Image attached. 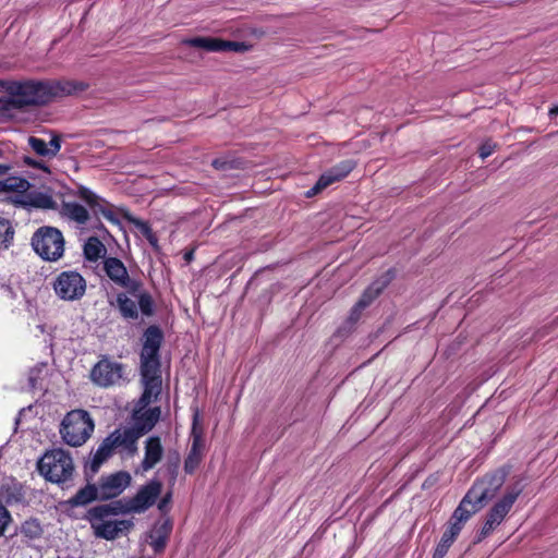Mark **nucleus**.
Here are the masks:
<instances>
[{
	"mask_svg": "<svg viewBox=\"0 0 558 558\" xmlns=\"http://www.w3.org/2000/svg\"><path fill=\"white\" fill-rule=\"evenodd\" d=\"M162 341V332L156 326L148 327L143 335V348L141 351V381L143 393L134 405L132 413L133 426L140 435L150 432L160 418L159 407L148 408L158 399L161 392V371L159 349Z\"/></svg>",
	"mask_w": 558,
	"mask_h": 558,
	"instance_id": "obj_1",
	"label": "nucleus"
},
{
	"mask_svg": "<svg viewBox=\"0 0 558 558\" xmlns=\"http://www.w3.org/2000/svg\"><path fill=\"white\" fill-rule=\"evenodd\" d=\"M8 87L9 95L0 98V111L43 105L54 96L53 87L39 81H12Z\"/></svg>",
	"mask_w": 558,
	"mask_h": 558,
	"instance_id": "obj_2",
	"label": "nucleus"
},
{
	"mask_svg": "<svg viewBox=\"0 0 558 558\" xmlns=\"http://www.w3.org/2000/svg\"><path fill=\"white\" fill-rule=\"evenodd\" d=\"M502 483L501 475L487 476L476 482L463 497L449 522L462 530L465 522L483 507V502L496 496Z\"/></svg>",
	"mask_w": 558,
	"mask_h": 558,
	"instance_id": "obj_3",
	"label": "nucleus"
},
{
	"mask_svg": "<svg viewBox=\"0 0 558 558\" xmlns=\"http://www.w3.org/2000/svg\"><path fill=\"white\" fill-rule=\"evenodd\" d=\"M114 507L98 506L92 508L87 513V520L93 529L94 535L107 541H113L128 533L133 522L131 520H119Z\"/></svg>",
	"mask_w": 558,
	"mask_h": 558,
	"instance_id": "obj_4",
	"label": "nucleus"
},
{
	"mask_svg": "<svg viewBox=\"0 0 558 558\" xmlns=\"http://www.w3.org/2000/svg\"><path fill=\"white\" fill-rule=\"evenodd\" d=\"M95 424L85 410H72L62 420L60 435L71 447L84 445L92 436Z\"/></svg>",
	"mask_w": 558,
	"mask_h": 558,
	"instance_id": "obj_5",
	"label": "nucleus"
},
{
	"mask_svg": "<svg viewBox=\"0 0 558 558\" xmlns=\"http://www.w3.org/2000/svg\"><path fill=\"white\" fill-rule=\"evenodd\" d=\"M39 473L52 483L68 481L74 471V464L70 453L63 449L47 451L38 461Z\"/></svg>",
	"mask_w": 558,
	"mask_h": 558,
	"instance_id": "obj_6",
	"label": "nucleus"
},
{
	"mask_svg": "<svg viewBox=\"0 0 558 558\" xmlns=\"http://www.w3.org/2000/svg\"><path fill=\"white\" fill-rule=\"evenodd\" d=\"M32 246L44 260L57 262L64 254V238L53 227H40L32 236Z\"/></svg>",
	"mask_w": 558,
	"mask_h": 558,
	"instance_id": "obj_7",
	"label": "nucleus"
},
{
	"mask_svg": "<svg viewBox=\"0 0 558 558\" xmlns=\"http://www.w3.org/2000/svg\"><path fill=\"white\" fill-rule=\"evenodd\" d=\"M52 288L60 300L73 302L85 295L87 283L80 272L65 270L54 278Z\"/></svg>",
	"mask_w": 558,
	"mask_h": 558,
	"instance_id": "obj_8",
	"label": "nucleus"
},
{
	"mask_svg": "<svg viewBox=\"0 0 558 558\" xmlns=\"http://www.w3.org/2000/svg\"><path fill=\"white\" fill-rule=\"evenodd\" d=\"M520 493V487H513L507 490L506 494L494 505L487 513L480 533V539L488 536L504 521Z\"/></svg>",
	"mask_w": 558,
	"mask_h": 558,
	"instance_id": "obj_9",
	"label": "nucleus"
},
{
	"mask_svg": "<svg viewBox=\"0 0 558 558\" xmlns=\"http://www.w3.org/2000/svg\"><path fill=\"white\" fill-rule=\"evenodd\" d=\"M124 366L109 359H101L92 369L90 378L99 387H110L123 380Z\"/></svg>",
	"mask_w": 558,
	"mask_h": 558,
	"instance_id": "obj_10",
	"label": "nucleus"
},
{
	"mask_svg": "<svg viewBox=\"0 0 558 558\" xmlns=\"http://www.w3.org/2000/svg\"><path fill=\"white\" fill-rule=\"evenodd\" d=\"M74 194L88 205L95 216L100 215L111 223H119L114 206L95 194L92 190L80 185Z\"/></svg>",
	"mask_w": 558,
	"mask_h": 558,
	"instance_id": "obj_11",
	"label": "nucleus"
},
{
	"mask_svg": "<svg viewBox=\"0 0 558 558\" xmlns=\"http://www.w3.org/2000/svg\"><path fill=\"white\" fill-rule=\"evenodd\" d=\"M162 484L158 481H150L143 486L137 494L131 498L121 509L122 512L141 513L151 507L160 495Z\"/></svg>",
	"mask_w": 558,
	"mask_h": 558,
	"instance_id": "obj_12",
	"label": "nucleus"
},
{
	"mask_svg": "<svg viewBox=\"0 0 558 558\" xmlns=\"http://www.w3.org/2000/svg\"><path fill=\"white\" fill-rule=\"evenodd\" d=\"M131 481V474L126 471L101 476L97 484L99 499L107 500L118 497L130 486Z\"/></svg>",
	"mask_w": 558,
	"mask_h": 558,
	"instance_id": "obj_13",
	"label": "nucleus"
},
{
	"mask_svg": "<svg viewBox=\"0 0 558 558\" xmlns=\"http://www.w3.org/2000/svg\"><path fill=\"white\" fill-rule=\"evenodd\" d=\"M183 45L204 49L206 51H243L246 46L243 43L222 40L215 37H193L182 40Z\"/></svg>",
	"mask_w": 558,
	"mask_h": 558,
	"instance_id": "obj_14",
	"label": "nucleus"
},
{
	"mask_svg": "<svg viewBox=\"0 0 558 558\" xmlns=\"http://www.w3.org/2000/svg\"><path fill=\"white\" fill-rule=\"evenodd\" d=\"M104 270L106 275L118 286L135 291L137 282L130 280V276L124 264L116 257H108L104 260Z\"/></svg>",
	"mask_w": 558,
	"mask_h": 558,
	"instance_id": "obj_15",
	"label": "nucleus"
},
{
	"mask_svg": "<svg viewBox=\"0 0 558 558\" xmlns=\"http://www.w3.org/2000/svg\"><path fill=\"white\" fill-rule=\"evenodd\" d=\"M27 143L37 156L45 160H51L59 154L62 140L59 134L51 133L48 142L40 137L29 136Z\"/></svg>",
	"mask_w": 558,
	"mask_h": 558,
	"instance_id": "obj_16",
	"label": "nucleus"
},
{
	"mask_svg": "<svg viewBox=\"0 0 558 558\" xmlns=\"http://www.w3.org/2000/svg\"><path fill=\"white\" fill-rule=\"evenodd\" d=\"M354 168V162L352 160H344L327 172L323 173L317 181L316 185L308 192V196H312L332 183L342 180L345 178Z\"/></svg>",
	"mask_w": 558,
	"mask_h": 558,
	"instance_id": "obj_17",
	"label": "nucleus"
},
{
	"mask_svg": "<svg viewBox=\"0 0 558 558\" xmlns=\"http://www.w3.org/2000/svg\"><path fill=\"white\" fill-rule=\"evenodd\" d=\"M145 453L142 461L144 472L151 470L163 457V447L158 436H150L145 441Z\"/></svg>",
	"mask_w": 558,
	"mask_h": 558,
	"instance_id": "obj_18",
	"label": "nucleus"
},
{
	"mask_svg": "<svg viewBox=\"0 0 558 558\" xmlns=\"http://www.w3.org/2000/svg\"><path fill=\"white\" fill-rule=\"evenodd\" d=\"M192 445L189 454L184 461V471L186 473H193L198 468L203 458V438L201 432L196 430L195 425L192 430Z\"/></svg>",
	"mask_w": 558,
	"mask_h": 558,
	"instance_id": "obj_19",
	"label": "nucleus"
},
{
	"mask_svg": "<svg viewBox=\"0 0 558 558\" xmlns=\"http://www.w3.org/2000/svg\"><path fill=\"white\" fill-rule=\"evenodd\" d=\"M114 438V447L121 449L130 456H133L137 451V440L142 436L135 429L129 428L124 430H114L111 433Z\"/></svg>",
	"mask_w": 558,
	"mask_h": 558,
	"instance_id": "obj_20",
	"label": "nucleus"
},
{
	"mask_svg": "<svg viewBox=\"0 0 558 558\" xmlns=\"http://www.w3.org/2000/svg\"><path fill=\"white\" fill-rule=\"evenodd\" d=\"M60 214L76 225H85L89 220L88 210L81 204L75 202H63Z\"/></svg>",
	"mask_w": 558,
	"mask_h": 558,
	"instance_id": "obj_21",
	"label": "nucleus"
},
{
	"mask_svg": "<svg viewBox=\"0 0 558 558\" xmlns=\"http://www.w3.org/2000/svg\"><path fill=\"white\" fill-rule=\"evenodd\" d=\"M461 532V527L456 524L448 522L447 529L444 532L435 551L433 558H444L450 546L453 544L456 538Z\"/></svg>",
	"mask_w": 558,
	"mask_h": 558,
	"instance_id": "obj_22",
	"label": "nucleus"
},
{
	"mask_svg": "<svg viewBox=\"0 0 558 558\" xmlns=\"http://www.w3.org/2000/svg\"><path fill=\"white\" fill-rule=\"evenodd\" d=\"M114 438H112L111 434L100 444L90 462V469L93 472H97L100 465L112 456L113 451L117 449L114 447Z\"/></svg>",
	"mask_w": 558,
	"mask_h": 558,
	"instance_id": "obj_23",
	"label": "nucleus"
},
{
	"mask_svg": "<svg viewBox=\"0 0 558 558\" xmlns=\"http://www.w3.org/2000/svg\"><path fill=\"white\" fill-rule=\"evenodd\" d=\"M31 187L27 180L20 177H9L0 180V193H16L19 197Z\"/></svg>",
	"mask_w": 558,
	"mask_h": 558,
	"instance_id": "obj_24",
	"label": "nucleus"
},
{
	"mask_svg": "<svg viewBox=\"0 0 558 558\" xmlns=\"http://www.w3.org/2000/svg\"><path fill=\"white\" fill-rule=\"evenodd\" d=\"M384 284L379 286L378 283L372 284L368 289L365 290L359 302L352 310L351 318L357 319L359 314L367 307L372 301L380 293Z\"/></svg>",
	"mask_w": 558,
	"mask_h": 558,
	"instance_id": "obj_25",
	"label": "nucleus"
},
{
	"mask_svg": "<svg viewBox=\"0 0 558 558\" xmlns=\"http://www.w3.org/2000/svg\"><path fill=\"white\" fill-rule=\"evenodd\" d=\"M20 198H23L21 202L37 208L52 209L56 207V202L53 198L46 193H34L29 195L23 194L20 196Z\"/></svg>",
	"mask_w": 558,
	"mask_h": 558,
	"instance_id": "obj_26",
	"label": "nucleus"
},
{
	"mask_svg": "<svg viewBox=\"0 0 558 558\" xmlns=\"http://www.w3.org/2000/svg\"><path fill=\"white\" fill-rule=\"evenodd\" d=\"M106 254V246L96 236H90L84 245V256L90 262H96Z\"/></svg>",
	"mask_w": 558,
	"mask_h": 558,
	"instance_id": "obj_27",
	"label": "nucleus"
},
{
	"mask_svg": "<svg viewBox=\"0 0 558 558\" xmlns=\"http://www.w3.org/2000/svg\"><path fill=\"white\" fill-rule=\"evenodd\" d=\"M169 532L170 526L167 523H162L161 525L155 526L153 529L149 537L150 545L154 547L156 551H160L161 549H163Z\"/></svg>",
	"mask_w": 558,
	"mask_h": 558,
	"instance_id": "obj_28",
	"label": "nucleus"
},
{
	"mask_svg": "<svg viewBox=\"0 0 558 558\" xmlns=\"http://www.w3.org/2000/svg\"><path fill=\"white\" fill-rule=\"evenodd\" d=\"M118 307L125 318H136L137 317V306L136 303L128 298L126 294L120 293L117 296Z\"/></svg>",
	"mask_w": 558,
	"mask_h": 558,
	"instance_id": "obj_29",
	"label": "nucleus"
},
{
	"mask_svg": "<svg viewBox=\"0 0 558 558\" xmlns=\"http://www.w3.org/2000/svg\"><path fill=\"white\" fill-rule=\"evenodd\" d=\"M95 499H99L98 485H88L78 490L72 501L74 505H86Z\"/></svg>",
	"mask_w": 558,
	"mask_h": 558,
	"instance_id": "obj_30",
	"label": "nucleus"
},
{
	"mask_svg": "<svg viewBox=\"0 0 558 558\" xmlns=\"http://www.w3.org/2000/svg\"><path fill=\"white\" fill-rule=\"evenodd\" d=\"M43 533L40 523L35 519L27 520L22 524L21 534L29 541L40 538Z\"/></svg>",
	"mask_w": 558,
	"mask_h": 558,
	"instance_id": "obj_31",
	"label": "nucleus"
},
{
	"mask_svg": "<svg viewBox=\"0 0 558 558\" xmlns=\"http://www.w3.org/2000/svg\"><path fill=\"white\" fill-rule=\"evenodd\" d=\"M14 238V230L10 221L0 218V248H8Z\"/></svg>",
	"mask_w": 558,
	"mask_h": 558,
	"instance_id": "obj_32",
	"label": "nucleus"
},
{
	"mask_svg": "<svg viewBox=\"0 0 558 558\" xmlns=\"http://www.w3.org/2000/svg\"><path fill=\"white\" fill-rule=\"evenodd\" d=\"M138 306L144 315H151L154 303L151 296L147 292H141L138 294Z\"/></svg>",
	"mask_w": 558,
	"mask_h": 558,
	"instance_id": "obj_33",
	"label": "nucleus"
},
{
	"mask_svg": "<svg viewBox=\"0 0 558 558\" xmlns=\"http://www.w3.org/2000/svg\"><path fill=\"white\" fill-rule=\"evenodd\" d=\"M24 163L32 167V168H36V169H39V170H43L44 172L46 173H50V169L47 165V162L45 160H37V159H34L32 157H25L24 158Z\"/></svg>",
	"mask_w": 558,
	"mask_h": 558,
	"instance_id": "obj_34",
	"label": "nucleus"
},
{
	"mask_svg": "<svg viewBox=\"0 0 558 558\" xmlns=\"http://www.w3.org/2000/svg\"><path fill=\"white\" fill-rule=\"evenodd\" d=\"M495 148H496V144H494L492 142L483 143L478 150L481 158L485 159L488 156H490L495 151Z\"/></svg>",
	"mask_w": 558,
	"mask_h": 558,
	"instance_id": "obj_35",
	"label": "nucleus"
},
{
	"mask_svg": "<svg viewBox=\"0 0 558 558\" xmlns=\"http://www.w3.org/2000/svg\"><path fill=\"white\" fill-rule=\"evenodd\" d=\"M9 521H10L9 511L3 506H0V535L3 534Z\"/></svg>",
	"mask_w": 558,
	"mask_h": 558,
	"instance_id": "obj_36",
	"label": "nucleus"
},
{
	"mask_svg": "<svg viewBox=\"0 0 558 558\" xmlns=\"http://www.w3.org/2000/svg\"><path fill=\"white\" fill-rule=\"evenodd\" d=\"M43 368H44V366L32 371L31 376H29V384H31L32 388H37L38 379L40 377L39 375L41 374Z\"/></svg>",
	"mask_w": 558,
	"mask_h": 558,
	"instance_id": "obj_37",
	"label": "nucleus"
},
{
	"mask_svg": "<svg viewBox=\"0 0 558 558\" xmlns=\"http://www.w3.org/2000/svg\"><path fill=\"white\" fill-rule=\"evenodd\" d=\"M170 499H171V494L169 493V494H167V495H166V496L160 500V502H159V505H158V508H159L161 511H163V510H165V508L167 507L168 502L170 501Z\"/></svg>",
	"mask_w": 558,
	"mask_h": 558,
	"instance_id": "obj_38",
	"label": "nucleus"
},
{
	"mask_svg": "<svg viewBox=\"0 0 558 558\" xmlns=\"http://www.w3.org/2000/svg\"><path fill=\"white\" fill-rule=\"evenodd\" d=\"M12 83V81L9 80H0V92H4L7 95H9V85Z\"/></svg>",
	"mask_w": 558,
	"mask_h": 558,
	"instance_id": "obj_39",
	"label": "nucleus"
},
{
	"mask_svg": "<svg viewBox=\"0 0 558 558\" xmlns=\"http://www.w3.org/2000/svg\"><path fill=\"white\" fill-rule=\"evenodd\" d=\"M10 170V166L0 165V175H4Z\"/></svg>",
	"mask_w": 558,
	"mask_h": 558,
	"instance_id": "obj_40",
	"label": "nucleus"
},
{
	"mask_svg": "<svg viewBox=\"0 0 558 558\" xmlns=\"http://www.w3.org/2000/svg\"><path fill=\"white\" fill-rule=\"evenodd\" d=\"M557 114H558V106H556L549 110V116H557Z\"/></svg>",
	"mask_w": 558,
	"mask_h": 558,
	"instance_id": "obj_41",
	"label": "nucleus"
},
{
	"mask_svg": "<svg viewBox=\"0 0 558 558\" xmlns=\"http://www.w3.org/2000/svg\"><path fill=\"white\" fill-rule=\"evenodd\" d=\"M0 157H2V149L0 148Z\"/></svg>",
	"mask_w": 558,
	"mask_h": 558,
	"instance_id": "obj_42",
	"label": "nucleus"
}]
</instances>
